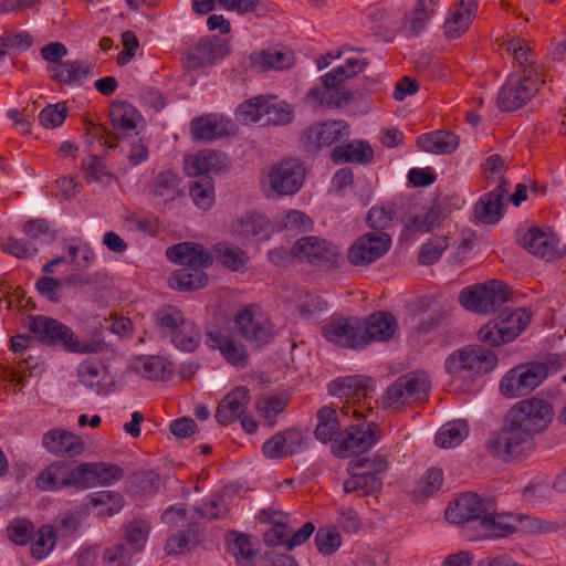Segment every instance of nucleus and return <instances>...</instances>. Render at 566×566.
Instances as JSON below:
<instances>
[{
	"label": "nucleus",
	"instance_id": "nucleus-1",
	"mask_svg": "<svg viewBox=\"0 0 566 566\" xmlns=\"http://www.w3.org/2000/svg\"><path fill=\"white\" fill-rule=\"evenodd\" d=\"M553 418L554 409L547 400L523 399L507 410L503 426L490 434L485 448L504 462L523 460L534 450L535 436L545 431Z\"/></svg>",
	"mask_w": 566,
	"mask_h": 566
},
{
	"label": "nucleus",
	"instance_id": "nucleus-2",
	"mask_svg": "<svg viewBox=\"0 0 566 566\" xmlns=\"http://www.w3.org/2000/svg\"><path fill=\"white\" fill-rule=\"evenodd\" d=\"M168 260L185 268L169 277V286L178 291H195L208 284V275L201 271L212 263L209 250H166Z\"/></svg>",
	"mask_w": 566,
	"mask_h": 566
},
{
	"label": "nucleus",
	"instance_id": "nucleus-3",
	"mask_svg": "<svg viewBox=\"0 0 566 566\" xmlns=\"http://www.w3.org/2000/svg\"><path fill=\"white\" fill-rule=\"evenodd\" d=\"M140 117V113L133 105L125 102L114 103L111 109V123L114 132H108L103 125L86 122L85 143L92 145L97 142L102 146L113 149L117 146L118 139L137 134V122Z\"/></svg>",
	"mask_w": 566,
	"mask_h": 566
},
{
	"label": "nucleus",
	"instance_id": "nucleus-4",
	"mask_svg": "<svg viewBox=\"0 0 566 566\" xmlns=\"http://www.w3.org/2000/svg\"><path fill=\"white\" fill-rule=\"evenodd\" d=\"M328 391L344 400L342 407H339L343 416L352 415L357 419L366 418L373 410L371 392L374 386L367 377L349 376L339 378L329 384Z\"/></svg>",
	"mask_w": 566,
	"mask_h": 566
},
{
	"label": "nucleus",
	"instance_id": "nucleus-5",
	"mask_svg": "<svg viewBox=\"0 0 566 566\" xmlns=\"http://www.w3.org/2000/svg\"><path fill=\"white\" fill-rule=\"evenodd\" d=\"M496 363L493 350L481 345H469L450 354L444 366L452 376L471 378L492 371Z\"/></svg>",
	"mask_w": 566,
	"mask_h": 566
},
{
	"label": "nucleus",
	"instance_id": "nucleus-6",
	"mask_svg": "<svg viewBox=\"0 0 566 566\" xmlns=\"http://www.w3.org/2000/svg\"><path fill=\"white\" fill-rule=\"evenodd\" d=\"M509 300V286L499 280L467 286L459 294L460 304L465 310L479 314L494 313Z\"/></svg>",
	"mask_w": 566,
	"mask_h": 566
},
{
	"label": "nucleus",
	"instance_id": "nucleus-7",
	"mask_svg": "<svg viewBox=\"0 0 566 566\" xmlns=\"http://www.w3.org/2000/svg\"><path fill=\"white\" fill-rule=\"evenodd\" d=\"M350 136V126L344 119H325L314 122L305 127L300 135V144L304 151L317 155L333 149Z\"/></svg>",
	"mask_w": 566,
	"mask_h": 566
},
{
	"label": "nucleus",
	"instance_id": "nucleus-8",
	"mask_svg": "<svg viewBox=\"0 0 566 566\" xmlns=\"http://www.w3.org/2000/svg\"><path fill=\"white\" fill-rule=\"evenodd\" d=\"M545 83V76L511 73L501 86L496 104L501 111L514 112L526 105Z\"/></svg>",
	"mask_w": 566,
	"mask_h": 566
},
{
	"label": "nucleus",
	"instance_id": "nucleus-9",
	"mask_svg": "<svg viewBox=\"0 0 566 566\" xmlns=\"http://www.w3.org/2000/svg\"><path fill=\"white\" fill-rule=\"evenodd\" d=\"M548 375L545 363L521 364L510 369L501 379L499 389L509 399L526 396L535 390Z\"/></svg>",
	"mask_w": 566,
	"mask_h": 566
},
{
	"label": "nucleus",
	"instance_id": "nucleus-10",
	"mask_svg": "<svg viewBox=\"0 0 566 566\" xmlns=\"http://www.w3.org/2000/svg\"><path fill=\"white\" fill-rule=\"evenodd\" d=\"M530 313L524 310L502 312L500 317L484 324L478 333L482 343L500 346L514 340L528 325Z\"/></svg>",
	"mask_w": 566,
	"mask_h": 566
},
{
	"label": "nucleus",
	"instance_id": "nucleus-11",
	"mask_svg": "<svg viewBox=\"0 0 566 566\" xmlns=\"http://www.w3.org/2000/svg\"><path fill=\"white\" fill-rule=\"evenodd\" d=\"M380 438L379 426L374 422H359L338 432L332 444L333 453L347 458L369 450Z\"/></svg>",
	"mask_w": 566,
	"mask_h": 566
},
{
	"label": "nucleus",
	"instance_id": "nucleus-12",
	"mask_svg": "<svg viewBox=\"0 0 566 566\" xmlns=\"http://www.w3.org/2000/svg\"><path fill=\"white\" fill-rule=\"evenodd\" d=\"M234 324L241 337L256 347L269 344L274 336V326L269 316L256 305L240 308Z\"/></svg>",
	"mask_w": 566,
	"mask_h": 566
},
{
	"label": "nucleus",
	"instance_id": "nucleus-13",
	"mask_svg": "<svg viewBox=\"0 0 566 566\" xmlns=\"http://www.w3.org/2000/svg\"><path fill=\"white\" fill-rule=\"evenodd\" d=\"M305 166L297 158H285L269 169L264 184L277 196L295 195L305 180Z\"/></svg>",
	"mask_w": 566,
	"mask_h": 566
},
{
	"label": "nucleus",
	"instance_id": "nucleus-14",
	"mask_svg": "<svg viewBox=\"0 0 566 566\" xmlns=\"http://www.w3.org/2000/svg\"><path fill=\"white\" fill-rule=\"evenodd\" d=\"M483 538L504 537L515 532H537L541 522L524 514L496 513L485 514L479 524Z\"/></svg>",
	"mask_w": 566,
	"mask_h": 566
},
{
	"label": "nucleus",
	"instance_id": "nucleus-15",
	"mask_svg": "<svg viewBox=\"0 0 566 566\" xmlns=\"http://www.w3.org/2000/svg\"><path fill=\"white\" fill-rule=\"evenodd\" d=\"M269 259L276 266L307 263L321 270L335 269L343 261L336 250H270Z\"/></svg>",
	"mask_w": 566,
	"mask_h": 566
},
{
	"label": "nucleus",
	"instance_id": "nucleus-16",
	"mask_svg": "<svg viewBox=\"0 0 566 566\" xmlns=\"http://www.w3.org/2000/svg\"><path fill=\"white\" fill-rule=\"evenodd\" d=\"M395 217L396 207L394 203L387 202L371 207L367 213V224L374 231L359 237L349 248H389L391 238L382 230L391 224Z\"/></svg>",
	"mask_w": 566,
	"mask_h": 566
},
{
	"label": "nucleus",
	"instance_id": "nucleus-17",
	"mask_svg": "<svg viewBox=\"0 0 566 566\" xmlns=\"http://www.w3.org/2000/svg\"><path fill=\"white\" fill-rule=\"evenodd\" d=\"M28 326L30 332L43 343L59 345L71 352H86L73 331L57 319L39 315L31 317Z\"/></svg>",
	"mask_w": 566,
	"mask_h": 566
},
{
	"label": "nucleus",
	"instance_id": "nucleus-18",
	"mask_svg": "<svg viewBox=\"0 0 566 566\" xmlns=\"http://www.w3.org/2000/svg\"><path fill=\"white\" fill-rule=\"evenodd\" d=\"M451 197H437L433 199L431 207L427 210V233H431L433 238L427 242V248H450L457 242L450 237L451 224L446 223L447 218L451 213Z\"/></svg>",
	"mask_w": 566,
	"mask_h": 566
},
{
	"label": "nucleus",
	"instance_id": "nucleus-19",
	"mask_svg": "<svg viewBox=\"0 0 566 566\" xmlns=\"http://www.w3.org/2000/svg\"><path fill=\"white\" fill-rule=\"evenodd\" d=\"M205 343L209 348L219 350L229 365L240 369L248 366L249 353L245 345L228 328L214 327L207 329Z\"/></svg>",
	"mask_w": 566,
	"mask_h": 566
},
{
	"label": "nucleus",
	"instance_id": "nucleus-20",
	"mask_svg": "<svg viewBox=\"0 0 566 566\" xmlns=\"http://www.w3.org/2000/svg\"><path fill=\"white\" fill-rule=\"evenodd\" d=\"M496 511L494 499L482 497L476 493L468 492L461 494L453 506L446 510V517L451 523H463L470 521H482L485 514Z\"/></svg>",
	"mask_w": 566,
	"mask_h": 566
},
{
	"label": "nucleus",
	"instance_id": "nucleus-21",
	"mask_svg": "<svg viewBox=\"0 0 566 566\" xmlns=\"http://www.w3.org/2000/svg\"><path fill=\"white\" fill-rule=\"evenodd\" d=\"M36 486L43 491H55L67 486L83 489L81 464L73 465L64 461H55L36 476Z\"/></svg>",
	"mask_w": 566,
	"mask_h": 566
},
{
	"label": "nucleus",
	"instance_id": "nucleus-22",
	"mask_svg": "<svg viewBox=\"0 0 566 566\" xmlns=\"http://www.w3.org/2000/svg\"><path fill=\"white\" fill-rule=\"evenodd\" d=\"M229 51L230 44L226 39L203 36L185 52V60L190 69H200L221 61Z\"/></svg>",
	"mask_w": 566,
	"mask_h": 566
},
{
	"label": "nucleus",
	"instance_id": "nucleus-23",
	"mask_svg": "<svg viewBox=\"0 0 566 566\" xmlns=\"http://www.w3.org/2000/svg\"><path fill=\"white\" fill-rule=\"evenodd\" d=\"M424 376L422 371H410L398 377L386 390L382 402L386 408H397L411 402L419 395Z\"/></svg>",
	"mask_w": 566,
	"mask_h": 566
},
{
	"label": "nucleus",
	"instance_id": "nucleus-24",
	"mask_svg": "<svg viewBox=\"0 0 566 566\" xmlns=\"http://www.w3.org/2000/svg\"><path fill=\"white\" fill-rule=\"evenodd\" d=\"M323 335L332 343L343 347L359 349L365 347L361 321L357 318H342L323 327Z\"/></svg>",
	"mask_w": 566,
	"mask_h": 566
},
{
	"label": "nucleus",
	"instance_id": "nucleus-25",
	"mask_svg": "<svg viewBox=\"0 0 566 566\" xmlns=\"http://www.w3.org/2000/svg\"><path fill=\"white\" fill-rule=\"evenodd\" d=\"M478 9V0H459L453 3L443 22L444 35L450 40L461 38L470 29Z\"/></svg>",
	"mask_w": 566,
	"mask_h": 566
},
{
	"label": "nucleus",
	"instance_id": "nucleus-26",
	"mask_svg": "<svg viewBox=\"0 0 566 566\" xmlns=\"http://www.w3.org/2000/svg\"><path fill=\"white\" fill-rule=\"evenodd\" d=\"M232 234L247 243L266 241L273 231V224L263 214L251 212L239 217L231 226Z\"/></svg>",
	"mask_w": 566,
	"mask_h": 566
},
{
	"label": "nucleus",
	"instance_id": "nucleus-27",
	"mask_svg": "<svg viewBox=\"0 0 566 566\" xmlns=\"http://www.w3.org/2000/svg\"><path fill=\"white\" fill-rule=\"evenodd\" d=\"M361 327L366 347L373 342L391 340L398 331V323L390 312L377 311L361 321Z\"/></svg>",
	"mask_w": 566,
	"mask_h": 566
},
{
	"label": "nucleus",
	"instance_id": "nucleus-28",
	"mask_svg": "<svg viewBox=\"0 0 566 566\" xmlns=\"http://www.w3.org/2000/svg\"><path fill=\"white\" fill-rule=\"evenodd\" d=\"M42 446L56 457L73 458L80 455L84 450L81 437L61 428H54L44 433Z\"/></svg>",
	"mask_w": 566,
	"mask_h": 566
},
{
	"label": "nucleus",
	"instance_id": "nucleus-29",
	"mask_svg": "<svg viewBox=\"0 0 566 566\" xmlns=\"http://www.w3.org/2000/svg\"><path fill=\"white\" fill-rule=\"evenodd\" d=\"M305 442L298 429H286L271 437L263 444V453L270 459H280L301 452Z\"/></svg>",
	"mask_w": 566,
	"mask_h": 566
},
{
	"label": "nucleus",
	"instance_id": "nucleus-30",
	"mask_svg": "<svg viewBox=\"0 0 566 566\" xmlns=\"http://www.w3.org/2000/svg\"><path fill=\"white\" fill-rule=\"evenodd\" d=\"M52 81L69 86L82 85L92 74L93 64L86 61L67 60L48 67Z\"/></svg>",
	"mask_w": 566,
	"mask_h": 566
},
{
	"label": "nucleus",
	"instance_id": "nucleus-31",
	"mask_svg": "<svg viewBox=\"0 0 566 566\" xmlns=\"http://www.w3.org/2000/svg\"><path fill=\"white\" fill-rule=\"evenodd\" d=\"M250 402V391L244 386H238L227 394L219 402L216 411V420L227 426L243 416Z\"/></svg>",
	"mask_w": 566,
	"mask_h": 566
},
{
	"label": "nucleus",
	"instance_id": "nucleus-32",
	"mask_svg": "<svg viewBox=\"0 0 566 566\" xmlns=\"http://www.w3.org/2000/svg\"><path fill=\"white\" fill-rule=\"evenodd\" d=\"M503 45L520 67L516 73L545 76L544 65L535 60V53L525 39L514 36L506 40Z\"/></svg>",
	"mask_w": 566,
	"mask_h": 566
},
{
	"label": "nucleus",
	"instance_id": "nucleus-33",
	"mask_svg": "<svg viewBox=\"0 0 566 566\" xmlns=\"http://www.w3.org/2000/svg\"><path fill=\"white\" fill-rule=\"evenodd\" d=\"M331 159L335 164H361L371 163L374 150L365 140H350L348 143L338 144L331 151Z\"/></svg>",
	"mask_w": 566,
	"mask_h": 566
},
{
	"label": "nucleus",
	"instance_id": "nucleus-34",
	"mask_svg": "<svg viewBox=\"0 0 566 566\" xmlns=\"http://www.w3.org/2000/svg\"><path fill=\"white\" fill-rule=\"evenodd\" d=\"M504 202L492 193H483L472 208V220L475 224L494 226L504 217Z\"/></svg>",
	"mask_w": 566,
	"mask_h": 566
},
{
	"label": "nucleus",
	"instance_id": "nucleus-35",
	"mask_svg": "<svg viewBox=\"0 0 566 566\" xmlns=\"http://www.w3.org/2000/svg\"><path fill=\"white\" fill-rule=\"evenodd\" d=\"M83 489L93 484L108 485L119 481L123 475V469L113 463H82Z\"/></svg>",
	"mask_w": 566,
	"mask_h": 566
},
{
	"label": "nucleus",
	"instance_id": "nucleus-36",
	"mask_svg": "<svg viewBox=\"0 0 566 566\" xmlns=\"http://www.w3.org/2000/svg\"><path fill=\"white\" fill-rule=\"evenodd\" d=\"M191 136L198 142H210L227 135L228 128L222 117L208 114L196 117L190 123Z\"/></svg>",
	"mask_w": 566,
	"mask_h": 566
},
{
	"label": "nucleus",
	"instance_id": "nucleus-37",
	"mask_svg": "<svg viewBox=\"0 0 566 566\" xmlns=\"http://www.w3.org/2000/svg\"><path fill=\"white\" fill-rule=\"evenodd\" d=\"M222 166L221 154L210 149L200 150L185 160V170L189 176L196 178L209 176L208 174L211 171H220Z\"/></svg>",
	"mask_w": 566,
	"mask_h": 566
},
{
	"label": "nucleus",
	"instance_id": "nucleus-38",
	"mask_svg": "<svg viewBox=\"0 0 566 566\" xmlns=\"http://www.w3.org/2000/svg\"><path fill=\"white\" fill-rule=\"evenodd\" d=\"M80 382L92 394L101 395L106 392V380L108 373L99 363L86 360L77 369Z\"/></svg>",
	"mask_w": 566,
	"mask_h": 566
},
{
	"label": "nucleus",
	"instance_id": "nucleus-39",
	"mask_svg": "<svg viewBox=\"0 0 566 566\" xmlns=\"http://www.w3.org/2000/svg\"><path fill=\"white\" fill-rule=\"evenodd\" d=\"M516 234V242L523 248H556L559 243L551 228L546 230L538 226L528 227L526 230L518 228Z\"/></svg>",
	"mask_w": 566,
	"mask_h": 566
},
{
	"label": "nucleus",
	"instance_id": "nucleus-40",
	"mask_svg": "<svg viewBox=\"0 0 566 566\" xmlns=\"http://www.w3.org/2000/svg\"><path fill=\"white\" fill-rule=\"evenodd\" d=\"M135 370L150 380H166L172 373V365L161 356H147L135 361Z\"/></svg>",
	"mask_w": 566,
	"mask_h": 566
},
{
	"label": "nucleus",
	"instance_id": "nucleus-41",
	"mask_svg": "<svg viewBox=\"0 0 566 566\" xmlns=\"http://www.w3.org/2000/svg\"><path fill=\"white\" fill-rule=\"evenodd\" d=\"M469 434V428L464 420L458 419L444 423L434 436V443L439 448H454Z\"/></svg>",
	"mask_w": 566,
	"mask_h": 566
},
{
	"label": "nucleus",
	"instance_id": "nucleus-42",
	"mask_svg": "<svg viewBox=\"0 0 566 566\" xmlns=\"http://www.w3.org/2000/svg\"><path fill=\"white\" fill-rule=\"evenodd\" d=\"M338 415L333 407H322L317 410V424L314 431L315 438L324 443L333 440L340 432Z\"/></svg>",
	"mask_w": 566,
	"mask_h": 566
},
{
	"label": "nucleus",
	"instance_id": "nucleus-43",
	"mask_svg": "<svg viewBox=\"0 0 566 566\" xmlns=\"http://www.w3.org/2000/svg\"><path fill=\"white\" fill-rule=\"evenodd\" d=\"M306 98L317 106L340 107L350 101L352 95L343 90H331L321 86L311 88Z\"/></svg>",
	"mask_w": 566,
	"mask_h": 566
},
{
	"label": "nucleus",
	"instance_id": "nucleus-44",
	"mask_svg": "<svg viewBox=\"0 0 566 566\" xmlns=\"http://www.w3.org/2000/svg\"><path fill=\"white\" fill-rule=\"evenodd\" d=\"M352 476L344 482L346 493L363 491L361 495H369L380 491L382 482L371 472L350 471Z\"/></svg>",
	"mask_w": 566,
	"mask_h": 566
},
{
	"label": "nucleus",
	"instance_id": "nucleus-45",
	"mask_svg": "<svg viewBox=\"0 0 566 566\" xmlns=\"http://www.w3.org/2000/svg\"><path fill=\"white\" fill-rule=\"evenodd\" d=\"M88 500L92 506L101 507L98 516L102 517L113 516L124 507V499L122 494L115 491L95 492L88 496Z\"/></svg>",
	"mask_w": 566,
	"mask_h": 566
},
{
	"label": "nucleus",
	"instance_id": "nucleus-46",
	"mask_svg": "<svg viewBox=\"0 0 566 566\" xmlns=\"http://www.w3.org/2000/svg\"><path fill=\"white\" fill-rule=\"evenodd\" d=\"M459 146V137L450 130L427 133V153L437 155L452 154Z\"/></svg>",
	"mask_w": 566,
	"mask_h": 566
},
{
	"label": "nucleus",
	"instance_id": "nucleus-47",
	"mask_svg": "<svg viewBox=\"0 0 566 566\" xmlns=\"http://www.w3.org/2000/svg\"><path fill=\"white\" fill-rule=\"evenodd\" d=\"M268 107V96H254L238 106L237 118L243 124L258 123L265 117Z\"/></svg>",
	"mask_w": 566,
	"mask_h": 566
},
{
	"label": "nucleus",
	"instance_id": "nucleus-48",
	"mask_svg": "<svg viewBox=\"0 0 566 566\" xmlns=\"http://www.w3.org/2000/svg\"><path fill=\"white\" fill-rule=\"evenodd\" d=\"M253 65L261 69L283 70L292 65V55L280 50H263L251 55Z\"/></svg>",
	"mask_w": 566,
	"mask_h": 566
},
{
	"label": "nucleus",
	"instance_id": "nucleus-49",
	"mask_svg": "<svg viewBox=\"0 0 566 566\" xmlns=\"http://www.w3.org/2000/svg\"><path fill=\"white\" fill-rule=\"evenodd\" d=\"M189 193L196 206L209 209L214 201L213 180L210 176H202L189 182Z\"/></svg>",
	"mask_w": 566,
	"mask_h": 566
},
{
	"label": "nucleus",
	"instance_id": "nucleus-50",
	"mask_svg": "<svg viewBox=\"0 0 566 566\" xmlns=\"http://www.w3.org/2000/svg\"><path fill=\"white\" fill-rule=\"evenodd\" d=\"M289 405V397L284 395H264L256 401V410L269 424H273V419L282 413Z\"/></svg>",
	"mask_w": 566,
	"mask_h": 566
},
{
	"label": "nucleus",
	"instance_id": "nucleus-51",
	"mask_svg": "<svg viewBox=\"0 0 566 566\" xmlns=\"http://www.w3.org/2000/svg\"><path fill=\"white\" fill-rule=\"evenodd\" d=\"M268 111L265 123L269 125H287L294 118L292 106L284 102L279 101L276 96H268Z\"/></svg>",
	"mask_w": 566,
	"mask_h": 566
},
{
	"label": "nucleus",
	"instance_id": "nucleus-52",
	"mask_svg": "<svg viewBox=\"0 0 566 566\" xmlns=\"http://www.w3.org/2000/svg\"><path fill=\"white\" fill-rule=\"evenodd\" d=\"M4 56L7 54H20L29 50L33 44L32 35L25 31H8L0 35Z\"/></svg>",
	"mask_w": 566,
	"mask_h": 566
},
{
	"label": "nucleus",
	"instance_id": "nucleus-53",
	"mask_svg": "<svg viewBox=\"0 0 566 566\" xmlns=\"http://www.w3.org/2000/svg\"><path fill=\"white\" fill-rule=\"evenodd\" d=\"M185 323L184 313L174 305H166L156 313V325L161 332H169L170 335Z\"/></svg>",
	"mask_w": 566,
	"mask_h": 566
},
{
	"label": "nucleus",
	"instance_id": "nucleus-54",
	"mask_svg": "<svg viewBox=\"0 0 566 566\" xmlns=\"http://www.w3.org/2000/svg\"><path fill=\"white\" fill-rule=\"evenodd\" d=\"M171 342L175 346L184 352H193L200 343V334L191 323H185L171 335Z\"/></svg>",
	"mask_w": 566,
	"mask_h": 566
},
{
	"label": "nucleus",
	"instance_id": "nucleus-55",
	"mask_svg": "<svg viewBox=\"0 0 566 566\" xmlns=\"http://www.w3.org/2000/svg\"><path fill=\"white\" fill-rule=\"evenodd\" d=\"M180 180L177 175L172 171H161L157 175L153 193L156 197L174 199L176 193L178 192Z\"/></svg>",
	"mask_w": 566,
	"mask_h": 566
},
{
	"label": "nucleus",
	"instance_id": "nucleus-56",
	"mask_svg": "<svg viewBox=\"0 0 566 566\" xmlns=\"http://www.w3.org/2000/svg\"><path fill=\"white\" fill-rule=\"evenodd\" d=\"M56 542L55 531L50 525H43L38 531V537L31 545V554L36 559H41L46 556Z\"/></svg>",
	"mask_w": 566,
	"mask_h": 566
},
{
	"label": "nucleus",
	"instance_id": "nucleus-57",
	"mask_svg": "<svg viewBox=\"0 0 566 566\" xmlns=\"http://www.w3.org/2000/svg\"><path fill=\"white\" fill-rule=\"evenodd\" d=\"M7 534L17 545H25L34 537V526L25 518H15L7 526Z\"/></svg>",
	"mask_w": 566,
	"mask_h": 566
},
{
	"label": "nucleus",
	"instance_id": "nucleus-58",
	"mask_svg": "<svg viewBox=\"0 0 566 566\" xmlns=\"http://www.w3.org/2000/svg\"><path fill=\"white\" fill-rule=\"evenodd\" d=\"M67 115V106L65 103L50 104L45 106L39 114L38 119L44 128H55L61 126Z\"/></svg>",
	"mask_w": 566,
	"mask_h": 566
},
{
	"label": "nucleus",
	"instance_id": "nucleus-59",
	"mask_svg": "<svg viewBox=\"0 0 566 566\" xmlns=\"http://www.w3.org/2000/svg\"><path fill=\"white\" fill-rule=\"evenodd\" d=\"M315 544L321 554L332 555L339 548L342 538L336 530L319 527L315 535Z\"/></svg>",
	"mask_w": 566,
	"mask_h": 566
},
{
	"label": "nucleus",
	"instance_id": "nucleus-60",
	"mask_svg": "<svg viewBox=\"0 0 566 566\" xmlns=\"http://www.w3.org/2000/svg\"><path fill=\"white\" fill-rule=\"evenodd\" d=\"M217 262L231 271H240L247 268L249 256L244 250H216Z\"/></svg>",
	"mask_w": 566,
	"mask_h": 566
},
{
	"label": "nucleus",
	"instance_id": "nucleus-61",
	"mask_svg": "<svg viewBox=\"0 0 566 566\" xmlns=\"http://www.w3.org/2000/svg\"><path fill=\"white\" fill-rule=\"evenodd\" d=\"M22 230L27 237L34 240H53L56 237L55 230L52 229L50 221L43 218L28 220L24 222Z\"/></svg>",
	"mask_w": 566,
	"mask_h": 566
},
{
	"label": "nucleus",
	"instance_id": "nucleus-62",
	"mask_svg": "<svg viewBox=\"0 0 566 566\" xmlns=\"http://www.w3.org/2000/svg\"><path fill=\"white\" fill-rule=\"evenodd\" d=\"M505 169L503 157L499 154L489 156L481 165L483 178L486 181V186L495 184V179L503 177Z\"/></svg>",
	"mask_w": 566,
	"mask_h": 566
},
{
	"label": "nucleus",
	"instance_id": "nucleus-63",
	"mask_svg": "<svg viewBox=\"0 0 566 566\" xmlns=\"http://www.w3.org/2000/svg\"><path fill=\"white\" fill-rule=\"evenodd\" d=\"M148 533L149 526L144 521H134L128 525L126 538L135 552H139L144 547Z\"/></svg>",
	"mask_w": 566,
	"mask_h": 566
},
{
	"label": "nucleus",
	"instance_id": "nucleus-64",
	"mask_svg": "<svg viewBox=\"0 0 566 566\" xmlns=\"http://www.w3.org/2000/svg\"><path fill=\"white\" fill-rule=\"evenodd\" d=\"M82 167L86 174L87 181L104 182L105 179L111 177L107 167L103 164L99 157L92 155L88 161H83Z\"/></svg>",
	"mask_w": 566,
	"mask_h": 566
}]
</instances>
